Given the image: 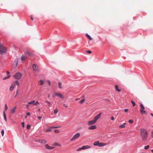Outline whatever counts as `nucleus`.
<instances>
[{"label":"nucleus","instance_id":"nucleus-1","mask_svg":"<svg viewBox=\"0 0 153 153\" xmlns=\"http://www.w3.org/2000/svg\"><path fill=\"white\" fill-rule=\"evenodd\" d=\"M140 136L143 141H145L148 137V132L146 130L143 128L140 129Z\"/></svg>","mask_w":153,"mask_h":153},{"label":"nucleus","instance_id":"nucleus-2","mask_svg":"<svg viewBox=\"0 0 153 153\" xmlns=\"http://www.w3.org/2000/svg\"><path fill=\"white\" fill-rule=\"evenodd\" d=\"M7 52L6 48L4 47L1 44L0 45V54H2L4 53H5Z\"/></svg>","mask_w":153,"mask_h":153},{"label":"nucleus","instance_id":"nucleus-3","mask_svg":"<svg viewBox=\"0 0 153 153\" xmlns=\"http://www.w3.org/2000/svg\"><path fill=\"white\" fill-rule=\"evenodd\" d=\"M22 74L20 73H16L14 75V76L17 79H20L22 76Z\"/></svg>","mask_w":153,"mask_h":153},{"label":"nucleus","instance_id":"nucleus-4","mask_svg":"<svg viewBox=\"0 0 153 153\" xmlns=\"http://www.w3.org/2000/svg\"><path fill=\"white\" fill-rule=\"evenodd\" d=\"M80 134L79 133H77L74 135L73 137L70 140L71 141H73L77 139L80 136Z\"/></svg>","mask_w":153,"mask_h":153},{"label":"nucleus","instance_id":"nucleus-5","mask_svg":"<svg viewBox=\"0 0 153 153\" xmlns=\"http://www.w3.org/2000/svg\"><path fill=\"white\" fill-rule=\"evenodd\" d=\"M39 104V102L38 101H36L35 102V101H31L28 103V104H33V105H37L38 104Z\"/></svg>","mask_w":153,"mask_h":153},{"label":"nucleus","instance_id":"nucleus-6","mask_svg":"<svg viewBox=\"0 0 153 153\" xmlns=\"http://www.w3.org/2000/svg\"><path fill=\"white\" fill-rule=\"evenodd\" d=\"M33 69L34 71H38L39 69L38 67L35 64L33 65Z\"/></svg>","mask_w":153,"mask_h":153},{"label":"nucleus","instance_id":"nucleus-7","mask_svg":"<svg viewBox=\"0 0 153 153\" xmlns=\"http://www.w3.org/2000/svg\"><path fill=\"white\" fill-rule=\"evenodd\" d=\"M96 122L95 121V120H94H94H92L88 121V125L93 124L95 123H96Z\"/></svg>","mask_w":153,"mask_h":153},{"label":"nucleus","instance_id":"nucleus-8","mask_svg":"<svg viewBox=\"0 0 153 153\" xmlns=\"http://www.w3.org/2000/svg\"><path fill=\"white\" fill-rule=\"evenodd\" d=\"M42 144H45L46 143V141L45 139H39L38 141Z\"/></svg>","mask_w":153,"mask_h":153},{"label":"nucleus","instance_id":"nucleus-9","mask_svg":"<svg viewBox=\"0 0 153 153\" xmlns=\"http://www.w3.org/2000/svg\"><path fill=\"white\" fill-rule=\"evenodd\" d=\"M101 115V113H100L94 118V120L96 122L100 117Z\"/></svg>","mask_w":153,"mask_h":153},{"label":"nucleus","instance_id":"nucleus-10","mask_svg":"<svg viewBox=\"0 0 153 153\" xmlns=\"http://www.w3.org/2000/svg\"><path fill=\"white\" fill-rule=\"evenodd\" d=\"M55 96H57L58 97H60L62 99L64 98V97L61 94L59 93H55Z\"/></svg>","mask_w":153,"mask_h":153},{"label":"nucleus","instance_id":"nucleus-11","mask_svg":"<svg viewBox=\"0 0 153 153\" xmlns=\"http://www.w3.org/2000/svg\"><path fill=\"white\" fill-rule=\"evenodd\" d=\"M45 146L46 148L48 149H53L54 148V147H53L50 146L48 144H45Z\"/></svg>","mask_w":153,"mask_h":153},{"label":"nucleus","instance_id":"nucleus-12","mask_svg":"<svg viewBox=\"0 0 153 153\" xmlns=\"http://www.w3.org/2000/svg\"><path fill=\"white\" fill-rule=\"evenodd\" d=\"M143 109H140V111L141 112V114H147V112H146V111L144 110Z\"/></svg>","mask_w":153,"mask_h":153},{"label":"nucleus","instance_id":"nucleus-13","mask_svg":"<svg viewBox=\"0 0 153 153\" xmlns=\"http://www.w3.org/2000/svg\"><path fill=\"white\" fill-rule=\"evenodd\" d=\"M96 128V126L95 125H94L91 126L89 127L88 129L90 130L94 129Z\"/></svg>","mask_w":153,"mask_h":153},{"label":"nucleus","instance_id":"nucleus-14","mask_svg":"<svg viewBox=\"0 0 153 153\" xmlns=\"http://www.w3.org/2000/svg\"><path fill=\"white\" fill-rule=\"evenodd\" d=\"M90 147V146L88 145H86L85 146H82V148L83 149H87L89 148Z\"/></svg>","mask_w":153,"mask_h":153},{"label":"nucleus","instance_id":"nucleus-15","mask_svg":"<svg viewBox=\"0 0 153 153\" xmlns=\"http://www.w3.org/2000/svg\"><path fill=\"white\" fill-rule=\"evenodd\" d=\"M86 36L88 38L89 40H92L93 39L91 37L88 33H86Z\"/></svg>","mask_w":153,"mask_h":153},{"label":"nucleus","instance_id":"nucleus-16","mask_svg":"<svg viewBox=\"0 0 153 153\" xmlns=\"http://www.w3.org/2000/svg\"><path fill=\"white\" fill-rule=\"evenodd\" d=\"M52 127H50L49 128L47 129L45 131L46 132H49L52 130Z\"/></svg>","mask_w":153,"mask_h":153},{"label":"nucleus","instance_id":"nucleus-17","mask_svg":"<svg viewBox=\"0 0 153 153\" xmlns=\"http://www.w3.org/2000/svg\"><path fill=\"white\" fill-rule=\"evenodd\" d=\"M16 108V107H13V109L11 110V113H14L15 112Z\"/></svg>","mask_w":153,"mask_h":153},{"label":"nucleus","instance_id":"nucleus-18","mask_svg":"<svg viewBox=\"0 0 153 153\" xmlns=\"http://www.w3.org/2000/svg\"><path fill=\"white\" fill-rule=\"evenodd\" d=\"M105 144H105L103 143H99L98 146L99 147H102V146H104L105 145Z\"/></svg>","mask_w":153,"mask_h":153},{"label":"nucleus","instance_id":"nucleus-19","mask_svg":"<svg viewBox=\"0 0 153 153\" xmlns=\"http://www.w3.org/2000/svg\"><path fill=\"white\" fill-rule=\"evenodd\" d=\"M115 87L117 91L118 92H120L121 90L120 89H119L118 86L117 85H115Z\"/></svg>","mask_w":153,"mask_h":153},{"label":"nucleus","instance_id":"nucleus-20","mask_svg":"<svg viewBox=\"0 0 153 153\" xmlns=\"http://www.w3.org/2000/svg\"><path fill=\"white\" fill-rule=\"evenodd\" d=\"M99 143V141H97L95 142L94 143V145L95 146H98Z\"/></svg>","mask_w":153,"mask_h":153},{"label":"nucleus","instance_id":"nucleus-21","mask_svg":"<svg viewBox=\"0 0 153 153\" xmlns=\"http://www.w3.org/2000/svg\"><path fill=\"white\" fill-rule=\"evenodd\" d=\"M3 115H4V120L6 121H7V117H6V114L4 111L3 112Z\"/></svg>","mask_w":153,"mask_h":153},{"label":"nucleus","instance_id":"nucleus-22","mask_svg":"<svg viewBox=\"0 0 153 153\" xmlns=\"http://www.w3.org/2000/svg\"><path fill=\"white\" fill-rule=\"evenodd\" d=\"M40 82V85H42L44 84V81L42 80H40L39 81Z\"/></svg>","mask_w":153,"mask_h":153},{"label":"nucleus","instance_id":"nucleus-23","mask_svg":"<svg viewBox=\"0 0 153 153\" xmlns=\"http://www.w3.org/2000/svg\"><path fill=\"white\" fill-rule=\"evenodd\" d=\"M14 87L13 85H11L10 88V91H12L14 89Z\"/></svg>","mask_w":153,"mask_h":153},{"label":"nucleus","instance_id":"nucleus-24","mask_svg":"<svg viewBox=\"0 0 153 153\" xmlns=\"http://www.w3.org/2000/svg\"><path fill=\"white\" fill-rule=\"evenodd\" d=\"M126 123H124L123 124L120 125L119 126V127L124 128L125 127V125H126Z\"/></svg>","mask_w":153,"mask_h":153},{"label":"nucleus","instance_id":"nucleus-25","mask_svg":"<svg viewBox=\"0 0 153 153\" xmlns=\"http://www.w3.org/2000/svg\"><path fill=\"white\" fill-rule=\"evenodd\" d=\"M58 85H59V88H62V87L61 86V85H62L61 82H59L58 83Z\"/></svg>","mask_w":153,"mask_h":153},{"label":"nucleus","instance_id":"nucleus-26","mask_svg":"<svg viewBox=\"0 0 153 153\" xmlns=\"http://www.w3.org/2000/svg\"><path fill=\"white\" fill-rule=\"evenodd\" d=\"M140 106L141 107L140 109H145V108H144L143 105V104L142 103H140Z\"/></svg>","mask_w":153,"mask_h":153},{"label":"nucleus","instance_id":"nucleus-27","mask_svg":"<svg viewBox=\"0 0 153 153\" xmlns=\"http://www.w3.org/2000/svg\"><path fill=\"white\" fill-rule=\"evenodd\" d=\"M21 59L22 60L24 61L25 59V57L24 56L22 55L21 56Z\"/></svg>","mask_w":153,"mask_h":153},{"label":"nucleus","instance_id":"nucleus-28","mask_svg":"<svg viewBox=\"0 0 153 153\" xmlns=\"http://www.w3.org/2000/svg\"><path fill=\"white\" fill-rule=\"evenodd\" d=\"M58 112V110L57 108H56L54 111V113L56 114Z\"/></svg>","mask_w":153,"mask_h":153},{"label":"nucleus","instance_id":"nucleus-29","mask_svg":"<svg viewBox=\"0 0 153 153\" xmlns=\"http://www.w3.org/2000/svg\"><path fill=\"white\" fill-rule=\"evenodd\" d=\"M19 91L18 90H17L16 92V94L15 95L14 97H16L18 95V93H19Z\"/></svg>","mask_w":153,"mask_h":153},{"label":"nucleus","instance_id":"nucleus-30","mask_svg":"<svg viewBox=\"0 0 153 153\" xmlns=\"http://www.w3.org/2000/svg\"><path fill=\"white\" fill-rule=\"evenodd\" d=\"M15 83L17 85V86H19V83L18 80L16 81Z\"/></svg>","mask_w":153,"mask_h":153},{"label":"nucleus","instance_id":"nucleus-31","mask_svg":"<svg viewBox=\"0 0 153 153\" xmlns=\"http://www.w3.org/2000/svg\"><path fill=\"white\" fill-rule=\"evenodd\" d=\"M85 99H83L82 100H81L79 102V103L81 104L82 103H83L85 101Z\"/></svg>","mask_w":153,"mask_h":153},{"label":"nucleus","instance_id":"nucleus-32","mask_svg":"<svg viewBox=\"0 0 153 153\" xmlns=\"http://www.w3.org/2000/svg\"><path fill=\"white\" fill-rule=\"evenodd\" d=\"M10 75H9V76H6V77H4V78H3V79L4 80H5V79H8L10 78Z\"/></svg>","mask_w":153,"mask_h":153},{"label":"nucleus","instance_id":"nucleus-33","mask_svg":"<svg viewBox=\"0 0 153 153\" xmlns=\"http://www.w3.org/2000/svg\"><path fill=\"white\" fill-rule=\"evenodd\" d=\"M149 147V145H147L144 147V149L146 150L148 149Z\"/></svg>","mask_w":153,"mask_h":153},{"label":"nucleus","instance_id":"nucleus-34","mask_svg":"<svg viewBox=\"0 0 153 153\" xmlns=\"http://www.w3.org/2000/svg\"><path fill=\"white\" fill-rule=\"evenodd\" d=\"M26 53L30 56L32 55V54L30 53L28 51H27Z\"/></svg>","mask_w":153,"mask_h":153},{"label":"nucleus","instance_id":"nucleus-35","mask_svg":"<svg viewBox=\"0 0 153 153\" xmlns=\"http://www.w3.org/2000/svg\"><path fill=\"white\" fill-rule=\"evenodd\" d=\"M27 127L28 129H29L30 128V125L28 124L27 126Z\"/></svg>","mask_w":153,"mask_h":153},{"label":"nucleus","instance_id":"nucleus-36","mask_svg":"<svg viewBox=\"0 0 153 153\" xmlns=\"http://www.w3.org/2000/svg\"><path fill=\"white\" fill-rule=\"evenodd\" d=\"M1 134L2 136H3L4 133V130H1Z\"/></svg>","mask_w":153,"mask_h":153},{"label":"nucleus","instance_id":"nucleus-37","mask_svg":"<svg viewBox=\"0 0 153 153\" xmlns=\"http://www.w3.org/2000/svg\"><path fill=\"white\" fill-rule=\"evenodd\" d=\"M8 109V107H7V105L6 104H5V109H4V110L6 111L7 109Z\"/></svg>","mask_w":153,"mask_h":153},{"label":"nucleus","instance_id":"nucleus-38","mask_svg":"<svg viewBox=\"0 0 153 153\" xmlns=\"http://www.w3.org/2000/svg\"><path fill=\"white\" fill-rule=\"evenodd\" d=\"M54 131L56 133H59V131L57 129H55L54 130Z\"/></svg>","mask_w":153,"mask_h":153},{"label":"nucleus","instance_id":"nucleus-39","mask_svg":"<svg viewBox=\"0 0 153 153\" xmlns=\"http://www.w3.org/2000/svg\"><path fill=\"white\" fill-rule=\"evenodd\" d=\"M128 122L129 123H133V122H134L133 121L131 120H129Z\"/></svg>","mask_w":153,"mask_h":153},{"label":"nucleus","instance_id":"nucleus-40","mask_svg":"<svg viewBox=\"0 0 153 153\" xmlns=\"http://www.w3.org/2000/svg\"><path fill=\"white\" fill-rule=\"evenodd\" d=\"M131 103L134 106H135V103L133 101H131Z\"/></svg>","mask_w":153,"mask_h":153},{"label":"nucleus","instance_id":"nucleus-41","mask_svg":"<svg viewBox=\"0 0 153 153\" xmlns=\"http://www.w3.org/2000/svg\"><path fill=\"white\" fill-rule=\"evenodd\" d=\"M46 102L48 103V104H49V106H50L51 105V103L50 102L48 101H46Z\"/></svg>","mask_w":153,"mask_h":153},{"label":"nucleus","instance_id":"nucleus-42","mask_svg":"<svg viewBox=\"0 0 153 153\" xmlns=\"http://www.w3.org/2000/svg\"><path fill=\"white\" fill-rule=\"evenodd\" d=\"M22 125L23 128L25 126L24 123L23 122L22 123Z\"/></svg>","mask_w":153,"mask_h":153},{"label":"nucleus","instance_id":"nucleus-43","mask_svg":"<svg viewBox=\"0 0 153 153\" xmlns=\"http://www.w3.org/2000/svg\"><path fill=\"white\" fill-rule=\"evenodd\" d=\"M81 149H83L82 148V147L81 148H79L77 149V151H79L81 150Z\"/></svg>","mask_w":153,"mask_h":153},{"label":"nucleus","instance_id":"nucleus-44","mask_svg":"<svg viewBox=\"0 0 153 153\" xmlns=\"http://www.w3.org/2000/svg\"><path fill=\"white\" fill-rule=\"evenodd\" d=\"M60 126H56L53 127H52L53 128H60Z\"/></svg>","mask_w":153,"mask_h":153},{"label":"nucleus","instance_id":"nucleus-45","mask_svg":"<svg viewBox=\"0 0 153 153\" xmlns=\"http://www.w3.org/2000/svg\"><path fill=\"white\" fill-rule=\"evenodd\" d=\"M59 145V144L57 143H54V146H57Z\"/></svg>","mask_w":153,"mask_h":153},{"label":"nucleus","instance_id":"nucleus-46","mask_svg":"<svg viewBox=\"0 0 153 153\" xmlns=\"http://www.w3.org/2000/svg\"><path fill=\"white\" fill-rule=\"evenodd\" d=\"M48 81L49 85H51V81L50 80H48Z\"/></svg>","mask_w":153,"mask_h":153},{"label":"nucleus","instance_id":"nucleus-47","mask_svg":"<svg viewBox=\"0 0 153 153\" xmlns=\"http://www.w3.org/2000/svg\"><path fill=\"white\" fill-rule=\"evenodd\" d=\"M42 118V117L41 116H38V118L39 120H41Z\"/></svg>","mask_w":153,"mask_h":153},{"label":"nucleus","instance_id":"nucleus-48","mask_svg":"<svg viewBox=\"0 0 153 153\" xmlns=\"http://www.w3.org/2000/svg\"><path fill=\"white\" fill-rule=\"evenodd\" d=\"M26 114L27 116H29L30 114V113L29 112H27L26 113Z\"/></svg>","mask_w":153,"mask_h":153},{"label":"nucleus","instance_id":"nucleus-49","mask_svg":"<svg viewBox=\"0 0 153 153\" xmlns=\"http://www.w3.org/2000/svg\"><path fill=\"white\" fill-rule=\"evenodd\" d=\"M87 52L89 53H91V51H87Z\"/></svg>","mask_w":153,"mask_h":153},{"label":"nucleus","instance_id":"nucleus-50","mask_svg":"<svg viewBox=\"0 0 153 153\" xmlns=\"http://www.w3.org/2000/svg\"><path fill=\"white\" fill-rule=\"evenodd\" d=\"M128 111V110L127 109H125L124 110V111L125 112H127Z\"/></svg>","mask_w":153,"mask_h":153},{"label":"nucleus","instance_id":"nucleus-51","mask_svg":"<svg viewBox=\"0 0 153 153\" xmlns=\"http://www.w3.org/2000/svg\"><path fill=\"white\" fill-rule=\"evenodd\" d=\"M111 120H114V117H111Z\"/></svg>","mask_w":153,"mask_h":153},{"label":"nucleus","instance_id":"nucleus-52","mask_svg":"<svg viewBox=\"0 0 153 153\" xmlns=\"http://www.w3.org/2000/svg\"><path fill=\"white\" fill-rule=\"evenodd\" d=\"M10 74V72L8 71H7V75H9V74Z\"/></svg>","mask_w":153,"mask_h":153},{"label":"nucleus","instance_id":"nucleus-53","mask_svg":"<svg viewBox=\"0 0 153 153\" xmlns=\"http://www.w3.org/2000/svg\"><path fill=\"white\" fill-rule=\"evenodd\" d=\"M31 20L32 21H33V17L32 16H31Z\"/></svg>","mask_w":153,"mask_h":153},{"label":"nucleus","instance_id":"nucleus-54","mask_svg":"<svg viewBox=\"0 0 153 153\" xmlns=\"http://www.w3.org/2000/svg\"><path fill=\"white\" fill-rule=\"evenodd\" d=\"M29 105V104H28V105H26V107H27V108H28V106H29V105Z\"/></svg>","mask_w":153,"mask_h":153},{"label":"nucleus","instance_id":"nucleus-55","mask_svg":"<svg viewBox=\"0 0 153 153\" xmlns=\"http://www.w3.org/2000/svg\"><path fill=\"white\" fill-rule=\"evenodd\" d=\"M64 105L65 106V107H68V106L67 105H66L65 104H64Z\"/></svg>","mask_w":153,"mask_h":153},{"label":"nucleus","instance_id":"nucleus-56","mask_svg":"<svg viewBox=\"0 0 153 153\" xmlns=\"http://www.w3.org/2000/svg\"><path fill=\"white\" fill-rule=\"evenodd\" d=\"M151 114V115L152 117H153V114H152V113H151V114Z\"/></svg>","mask_w":153,"mask_h":153},{"label":"nucleus","instance_id":"nucleus-57","mask_svg":"<svg viewBox=\"0 0 153 153\" xmlns=\"http://www.w3.org/2000/svg\"><path fill=\"white\" fill-rule=\"evenodd\" d=\"M106 100H107L108 101L110 102V101L109 100H108V99H107Z\"/></svg>","mask_w":153,"mask_h":153},{"label":"nucleus","instance_id":"nucleus-58","mask_svg":"<svg viewBox=\"0 0 153 153\" xmlns=\"http://www.w3.org/2000/svg\"><path fill=\"white\" fill-rule=\"evenodd\" d=\"M25 118H27V116H25Z\"/></svg>","mask_w":153,"mask_h":153},{"label":"nucleus","instance_id":"nucleus-59","mask_svg":"<svg viewBox=\"0 0 153 153\" xmlns=\"http://www.w3.org/2000/svg\"><path fill=\"white\" fill-rule=\"evenodd\" d=\"M151 151L153 153V149H152Z\"/></svg>","mask_w":153,"mask_h":153},{"label":"nucleus","instance_id":"nucleus-60","mask_svg":"<svg viewBox=\"0 0 153 153\" xmlns=\"http://www.w3.org/2000/svg\"><path fill=\"white\" fill-rule=\"evenodd\" d=\"M152 134H153L152 137L153 138V131H152Z\"/></svg>","mask_w":153,"mask_h":153},{"label":"nucleus","instance_id":"nucleus-61","mask_svg":"<svg viewBox=\"0 0 153 153\" xmlns=\"http://www.w3.org/2000/svg\"><path fill=\"white\" fill-rule=\"evenodd\" d=\"M49 95H48V97H49Z\"/></svg>","mask_w":153,"mask_h":153}]
</instances>
